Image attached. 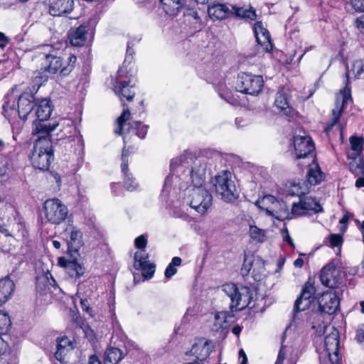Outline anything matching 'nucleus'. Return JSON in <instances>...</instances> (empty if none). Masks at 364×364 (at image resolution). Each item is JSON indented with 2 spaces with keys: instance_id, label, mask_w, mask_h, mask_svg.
<instances>
[{
  "instance_id": "nucleus-1",
  "label": "nucleus",
  "mask_w": 364,
  "mask_h": 364,
  "mask_svg": "<svg viewBox=\"0 0 364 364\" xmlns=\"http://www.w3.org/2000/svg\"><path fill=\"white\" fill-rule=\"evenodd\" d=\"M185 159V156H180L171 160L170 164L171 173L165 178L163 191H165L167 188L173 185L176 186L178 185L180 188L183 187L178 183L181 178L177 173L180 172L186 176L190 174L193 187H203L206 180L207 172L210 170L211 164L210 159L205 157L196 159L193 161L191 171L188 170L186 171L184 170Z\"/></svg>"
},
{
  "instance_id": "nucleus-2",
  "label": "nucleus",
  "mask_w": 364,
  "mask_h": 364,
  "mask_svg": "<svg viewBox=\"0 0 364 364\" xmlns=\"http://www.w3.org/2000/svg\"><path fill=\"white\" fill-rule=\"evenodd\" d=\"M16 89V87L12 88L11 93L7 95L6 100L3 105V113L9 119L18 116L21 119L26 121L31 114L36 102L34 95L37 90L34 87L32 88L27 87L18 97L16 107V101L17 97L14 95Z\"/></svg>"
},
{
  "instance_id": "nucleus-3",
  "label": "nucleus",
  "mask_w": 364,
  "mask_h": 364,
  "mask_svg": "<svg viewBox=\"0 0 364 364\" xmlns=\"http://www.w3.org/2000/svg\"><path fill=\"white\" fill-rule=\"evenodd\" d=\"M31 164L35 168L46 171L53 161L52 141L49 135H41L36 139L31 155Z\"/></svg>"
},
{
  "instance_id": "nucleus-4",
  "label": "nucleus",
  "mask_w": 364,
  "mask_h": 364,
  "mask_svg": "<svg viewBox=\"0 0 364 364\" xmlns=\"http://www.w3.org/2000/svg\"><path fill=\"white\" fill-rule=\"evenodd\" d=\"M36 120L33 122V134L49 135L58 126V123H50L47 120L52 112L51 102L48 99H42L35 103Z\"/></svg>"
},
{
  "instance_id": "nucleus-5",
  "label": "nucleus",
  "mask_w": 364,
  "mask_h": 364,
  "mask_svg": "<svg viewBox=\"0 0 364 364\" xmlns=\"http://www.w3.org/2000/svg\"><path fill=\"white\" fill-rule=\"evenodd\" d=\"M223 291L231 300L230 309L240 311L247 307L252 300V291L247 287H237L232 283L222 286Z\"/></svg>"
},
{
  "instance_id": "nucleus-6",
  "label": "nucleus",
  "mask_w": 364,
  "mask_h": 364,
  "mask_svg": "<svg viewBox=\"0 0 364 364\" xmlns=\"http://www.w3.org/2000/svg\"><path fill=\"white\" fill-rule=\"evenodd\" d=\"M319 277L322 284L330 289H338L345 285V274L338 260H333L324 266Z\"/></svg>"
},
{
  "instance_id": "nucleus-7",
  "label": "nucleus",
  "mask_w": 364,
  "mask_h": 364,
  "mask_svg": "<svg viewBox=\"0 0 364 364\" xmlns=\"http://www.w3.org/2000/svg\"><path fill=\"white\" fill-rule=\"evenodd\" d=\"M58 125L62 127L60 133L58 134L60 144H64L65 146H69L70 148H73L75 151L82 149L83 146L82 136L73 121L70 119H63Z\"/></svg>"
},
{
  "instance_id": "nucleus-8",
  "label": "nucleus",
  "mask_w": 364,
  "mask_h": 364,
  "mask_svg": "<svg viewBox=\"0 0 364 364\" xmlns=\"http://www.w3.org/2000/svg\"><path fill=\"white\" fill-rule=\"evenodd\" d=\"M76 60L74 55H70L66 59H63L49 53L45 55V70L50 73H58L61 76H67L73 70Z\"/></svg>"
},
{
  "instance_id": "nucleus-9",
  "label": "nucleus",
  "mask_w": 364,
  "mask_h": 364,
  "mask_svg": "<svg viewBox=\"0 0 364 364\" xmlns=\"http://www.w3.org/2000/svg\"><path fill=\"white\" fill-rule=\"evenodd\" d=\"M213 185L215 192L225 201L232 202L237 198L236 186L229 171H223L215 176Z\"/></svg>"
},
{
  "instance_id": "nucleus-10",
  "label": "nucleus",
  "mask_w": 364,
  "mask_h": 364,
  "mask_svg": "<svg viewBox=\"0 0 364 364\" xmlns=\"http://www.w3.org/2000/svg\"><path fill=\"white\" fill-rule=\"evenodd\" d=\"M346 87L343 90H341L340 92L336 95V100L335 107L332 110V117L330 122H328L324 127L326 132H329L333 127L338 122L348 102H352L351 91L348 87L349 82V71L346 73Z\"/></svg>"
},
{
  "instance_id": "nucleus-11",
  "label": "nucleus",
  "mask_w": 364,
  "mask_h": 364,
  "mask_svg": "<svg viewBox=\"0 0 364 364\" xmlns=\"http://www.w3.org/2000/svg\"><path fill=\"white\" fill-rule=\"evenodd\" d=\"M263 86L264 80L262 75L242 73L237 76L235 88L237 92L242 93L257 95Z\"/></svg>"
},
{
  "instance_id": "nucleus-12",
  "label": "nucleus",
  "mask_w": 364,
  "mask_h": 364,
  "mask_svg": "<svg viewBox=\"0 0 364 364\" xmlns=\"http://www.w3.org/2000/svg\"><path fill=\"white\" fill-rule=\"evenodd\" d=\"M43 208L46 220L55 225L63 223L68 214L67 206L58 198L46 200Z\"/></svg>"
},
{
  "instance_id": "nucleus-13",
  "label": "nucleus",
  "mask_w": 364,
  "mask_h": 364,
  "mask_svg": "<svg viewBox=\"0 0 364 364\" xmlns=\"http://www.w3.org/2000/svg\"><path fill=\"white\" fill-rule=\"evenodd\" d=\"M124 110L122 114L117 118V122L118 124V129L114 132L117 134H123L124 130H127V132L133 131L136 135L141 139H144L146 134L148 126L142 125L139 121H134L126 124V122L130 119L131 113L127 108L125 109V104L122 103Z\"/></svg>"
},
{
  "instance_id": "nucleus-14",
  "label": "nucleus",
  "mask_w": 364,
  "mask_h": 364,
  "mask_svg": "<svg viewBox=\"0 0 364 364\" xmlns=\"http://www.w3.org/2000/svg\"><path fill=\"white\" fill-rule=\"evenodd\" d=\"M191 200L188 203L198 213L204 214L212 205V196L204 187H193L189 190Z\"/></svg>"
},
{
  "instance_id": "nucleus-15",
  "label": "nucleus",
  "mask_w": 364,
  "mask_h": 364,
  "mask_svg": "<svg viewBox=\"0 0 364 364\" xmlns=\"http://www.w3.org/2000/svg\"><path fill=\"white\" fill-rule=\"evenodd\" d=\"M316 288L311 279L305 283L302 288L300 296L296 299L294 307V316L301 311H305L310 307L311 304L314 301Z\"/></svg>"
},
{
  "instance_id": "nucleus-16",
  "label": "nucleus",
  "mask_w": 364,
  "mask_h": 364,
  "mask_svg": "<svg viewBox=\"0 0 364 364\" xmlns=\"http://www.w3.org/2000/svg\"><path fill=\"white\" fill-rule=\"evenodd\" d=\"M323 211L321 204L311 196L300 198L298 203H294L291 214L293 216L299 217L309 213H318Z\"/></svg>"
},
{
  "instance_id": "nucleus-17",
  "label": "nucleus",
  "mask_w": 364,
  "mask_h": 364,
  "mask_svg": "<svg viewBox=\"0 0 364 364\" xmlns=\"http://www.w3.org/2000/svg\"><path fill=\"white\" fill-rule=\"evenodd\" d=\"M62 237L66 240L68 253L79 256L78 250L83 245L82 232L73 224L67 225L61 232Z\"/></svg>"
},
{
  "instance_id": "nucleus-18",
  "label": "nucleus",
  "mask_w": 364,
  "mask_h": 364,
  "mask_svg": "<svg viewBox=\"0 0 364 364\" xmlns=\"http://www.w3.org/2000/svg\"><path fill=\"white\" fill-rule=\"evenodd\" d=\"M265 262L260 257L254 258L252 260L245 259L241 268L242 277L251 274L256 282L261 281L265 277Z\"/></svg>"
},
{
  "instance_id": "nucleus-19",
  "label": "nucleus",
  "mask_w": 364,
  "mask_h": 364,
  "mask_svg": "<svg viewBox=\"0 0 364 364\" xmlns=\"http://www.w3.org/2000/svg\"><path fill=\"white\" fill-rule=\"evenodd\" d=\"M296 159L314 157V143L309 136H296L293 141Z\"/></svg>"
},
{
  "instance_id": "nucleus-20",
  "label": "nucleus",
  "mask_w": 364,
  "mask_h": 364,
  "mask_svg": "<svg viewBox=\"0 0 364 364\" xmlns=\"http://www.w3.org/2000/svg\"><path fill=\"white\" fill-rule=\"evenodd\" d=\"M126 71L123 68H120L117 72L115 84L114 85V91L115 94L122 101L124 97L128 101H132L135 95V92L132 90L133 85H131L130 80H122L124 74Z\"/></svg>"
},
{
  "instance_id": "nucleus-21",
  "label": "nucleus",
  "mask_w": 364,
  "mask_h": 364,
  "mask_svg": "<svg viewBox=\"0 0 364 364\" xmlns=\"http://www.w3.org/2000/svg\"><path fill=\"white\" fill-rule=\"evenodd\" d=\"M338 292L327 291L318 298V311L328 315L334 314L339 306Z\"/></svg>"
},
{
  "instance_id": "nucleus-22",
  "label": "nucleus",
  "mask_w": 364,
  "mask_h": 364,
  "mask_svg": "<svg viewBox=\"0 0 364 364\" xmlns=\"http://www.w3.org/2000/svg\"><path fill=\"white\" fill-rule=\"evenodd\" d=\"M148 254L145 250H140L134 255V267L141 270V274L146 279H151L155 272V264L149 263L147 260Z\"/></svg>"
},
{
  "instance_id": "nucleus-23",
  "label": "nucleus",
  "mask_w": 364,
  "mask_h": 364,
  "mask_svg": "<svg viewBox=\"0 0 364 364\" xmlns=\"http://www.w3.org/2000/svg\"><path fill=\"white\" fill-rule=\"evenodd\" d=\"M72 259H68L65 257H60L58 261L59 266L65 269L70 277L79 278L85 273V268L82 264H80L76 255L69 253Z\"/></svg>"
},
{
  "instance_id": "nucleus-24",
  "label": "nucleus",
  "mask_w": 364,
  "mask_h": 364,
  "mask_svg": "<svg viewBox=\"0 0 364 364\" xmlns=\"http://www.w3.org/2000/svg\"><path fill=\"white\" fill-rule=\"evenodd\" d=\"M254 33L257 43L266 52H269L273 48L269 31L264 27L262 21H257L254 25Z\"/></svg>"
},
{
  "instance_id": "nucleus-25",
  "label": "nucleus",
  "mask_w": 364,
  "mask_h": 364,
  "mask_svg": "<svg viewBox=\"0 0 364 364\" xmlns=\"http://www.w3.org/2000/svg\"><path fill=\"white\" fill-rule=\"evenodd\" d=\"M129 152L124 147L122 151V164L121 169L124 175V187L129 191H133L137 188V183L132 174L128 172V156Z\"/></svg>"
},
{
  "instance_id": "nucleus-26",
  "label": "nucleus",
  "mask_w": 364,
  "mask_h": 364,
  "mask_svg": "<svg viewBox=\"0 0 364 364\" xmlns=\"http://www.w3.org/2000/svg\"><path fill=\"white\" fill-rule=\"evenodd\" d=\"M73 7V0H52L49 4V13L53 16H60L70 14Z\"/></svg>"
},
{
  "instance_id": "nucleus-27",
  "label": "nucleus",
  "mask_w": 364,
  "mask_h": 364,
  "mask_svg": "<svg viewBox=\"0 0 364 364\" xmlns=\"http://www.w3.org/2000/svg\"><path fill=\"white\" fill-rule=\"evenodd\" d=\"M325 351L332 364H335L338 358L339 340L337 333H331L326 336L324 341Z\"/></svg>"
},
{
  "instance_id": "nucleus-28",
  "label": "nucleus",
  "mask_w": 364,
  "mask_h": 364,
  "mask_svg": "<svg viewBox=\"0 0 364 364\" xmlns=\"http://www.w3.org/2000/svg\"><path fill=\"white\" fill-rule=\"evenodd\" d=\"M208 14L213 21L224 20L232 14V11L226 4H213L208 6Z\"/></svg>"
},
{
  "instance_id": "nucleus-29",
  "label": "nucleus",
  "mask_w": 364,
  "mask_h": 364,
  "mask_svg": "<svg viewBox=\"0 0 364 364\" xmlns=\"http://www.w3.org/2000/svg\"><path fill=\"white\" fill-rule=\"evenodd\" d=\"M86 26L81 25L75 28H71L68 33V39L73 46H82L86 41Z\"/></svg>"
},
{
  "instance_id": "nucleus-30",
  "label": "nucleus",
  "mask_w": 364,
  "mask_h": 364,
  "mask_svg": "<svg viewBox=\"0 0 364 364\" xmlns=\"http://www.w3.org/2000/svg\"><path fill=\"white\" fill-rule=\"evenodd\" d=\"M306 178L308 183L310 185L316 186L324 180L325 176L318 165L316 163H314L309 166L306 174Z\"/></svg>"
},
{
  "instance_id": "nucleus-31",
  "label": "nucleus",
  "mask_w": 364,
  "mask_h": 364,
  "mask_svg": "<svg viewBox=\"0 0 364 364\" xmlns=\"http://www.w3.org/2000/svg\"><path fill=\"white\" fill-rule=\"evenodd\" d=\"M185 4V0H160V6L168 15L177 14Z\"/></svg>"
},
{
  "instance_id": "nucleus-32",
  "label": "nucleus",
  "mask_w": 364,
  "mask_h": 364,
  "mask_svg": "<svg viewBox=\"0 0 364 364\" xmlns=\"http://www.w3.org/2000/svg\"><path fill=\"white\" fill-rule=\"evenodd\" d=\"M274 105L279 109L284 112L286 115L289 114L291 112V108L289 104L288 95L284 89L280 90L277 93Z\"/></svg>"
},
{
  "instance_id": "nucleus-33",
  "label": "nucleus",
  "mask_w": 364,
  "mask_h": 364,
  "mask_svg": "<svg viewBox=\"0 0 364 364\" xmlns=\"http://www.w3.org/2000/svg\"><path fill=\"white\" fill-rule=\"evenodd\" d=\"M14 290V284L10 279L0 280V304L5 303Z\"/></svg>"
},
{
  "instance_id": "nucleus-34",
  "label": "nucleus",
  "mask_w": 364,
  "mask_h": 364,
  "mask_svg": "<svg viewBox=\"0 0 364 364\" xmlns=\"http://www.w3.org/2000/svg\"><path fill=\"white\" fill-rule=\"evenodd\" d=\"M274 204H277V198L272 196L267 195L264 197L259 198L256 202L255 205L259 208L261 210L265 211L266 213L269 215L270 210H274L273 209Z\"/></svg>"
},
{
  "instance_id": "nucleus-35",
  "label": "nucleus",
  "mask_w": 364,
  "mask_h": 364,
  "mask_svg": "<svg viewBox=\"0 0 364 364\" xmlns=\"http://www.w3.org/2000/svg\"><path fill=\"white\" fill-rule=\"evenodd\" d=\"M277 204H274V206L273 209L274 210H270L269 215L272 216L277 220H283L289 215L287 204L283 200L277 199Z\"/></svg>"
},
{
  "instance_id": "nucleus-36",
  "label": "nucleus",
  "mask_w": 364,
  "mask_h": 364,
  "mask_svg": "<svg viewBox=\"0 0 364 364\" xmlns=\"http://www.w3.org/2000/svg\"><path fill=\"white\" fill-rule=\"evenodd\" d=\"M233 317L232 312L220 311L215 314L214 328L215 331L226 328L228 327V319Z\"/></svg>"
},
{
  "instance_id": "nucleus-37",
  "label": "nucleus",
  "mask_w": 364,
  "mask_h": 364,
  "mask_svg": "<svg viewBox=\"0 0 364 364\" xmlns=\"http://www.w3.org/2000/svg\"><path fill=\"white\" fill-rule=\"evenodd\" d=\"M122 358V352L117 348H110L104 354L105 364H117Z\"/></svg>"
},
{
  "instance_id": "nucleus-38",
  "label": "nucleus",
  "mask_w": 364,
  "mask_h": 364,
  "mask_svg": "<svg viewBox=\"0 0 364 364\" xmlns=\"http://www.w3.org/2000/svg\"><path fill=\"white\" fill-rule=\"evenodd\" d=\"M231 11L232 14H235L237 17L247 18L252 21L255 20L257 17L255 11L252 7L247 9L245 7H237L233 6Z\"/></svg>"
},
{
  "instance_id": "nucleus-39",
  "label": "nucleus",
  "mask_w": 364,
  "mask_h": 364,
  "mask_svg": "<svg viewBox=\"0 0 364 364\" xmlns=\"http://www.w3.org/2000/svg\"><path fill=\"white\" fill-rule=\"evenodd\" d=\"M181 262L182 260L181 257H174L165 270V277L166 279H170L171 277H173L177 272L176 267L180 266Z\"/></svg>"
},
{
  "instance_id": "nucleus-40",
  "label": "nucleus",
  "mask_w": 364,
  "mask_h": 364,
  "mask_svg": "<svg viewBox=\"0 0 364 364\" xmlns=\"http://www.w3.org/2000/svg\"><path fill=\"white\" fill-rule=\"evenodd\" d=\"M249 232L250 237L257 242H263L265 240V231L258 228L257 226L251 225Z\"/></svg>"
},
{
  "instance_id": "nucleus-41",
  "label": "nucleus",
  "mask_w": 364,
  "mask_h": 364,
  "mask_svg": "<svg viewBox=\"0 0 364 364\" xmlns=\"http://www.w3.org/2000/svg\"><path fill=\"white\" fill-rule=\"evenodd\" d=\"M11 326L9 316L0 311V334H3L9 330Z\"/></svg>"
},
{
  "instance_id": "nucleus-42",
  "label": "nucleus",
  "mask_w": 364,
  "mask_h": 364,
  "mask_svg": "<svg viewBox=\"0 0 364 364\" xmlns=\"http://www.w3.org/2000/svg\"><path fill=\"white\" fill-rule=\"evenodd\" d=\"M351 149L353 151L360 152L363 145V139L361 137L351 136L350 138Z\"/></svg>"
},
{
  "instance_id": "nucleus-43",
  "label": "nucleus",
  "mask_w": 364,
  "mask_h": 364,
  "mask_svg": "<svg viewBox=\"0 0 364 364\" xmlns=\"http://www.w3.org/2000/svg\"><path fill=\"white\" fill-rule=\"evenodd\" d=\"M351 71L355 74V77H360L364 71V63L362 60H355L351 68Z\"/></svg>"
},
{
  "instance_id": "nucleus-44",
  "label": "nucleus",
  "mask_w": 364,
  "mask_h": 364,
  "mask_svg": "<svg viewBox=\"0 0 364 364\" xmlns=\"http://www.w3.org/2000/svg\"><path fill=\"white\" fill-rule=\"evenodd\" d=\"M349 166L353 172L363 173L364 171V163L362 159H360L358 162H351Z\"/></svg>"
},
{
  "instance_id": "nucleus-45",
  "label": "nucleus",
  "mask_w": 364,
  "mask_h": 364,
  "mask_svg": "<svg viewBox=\"0 0 364 364\" xmlns=\"http://www.w3.org/2000/svg\"><path fill=\"white\" fill-rule=\"evenodd\" d=\"M56 347L60 348H65L68 351L73 349L70 341L67 337L58 339Z\"/></svg>"
},
{
  "instance_id": "nucleus-46",
  "label": "nucleus",
  "mask_w": 364,
  "mask_h": 364,
  "mask_svg": "<svg viewBox=\"0 0 364 364\" xmlns=\"http://www.w3.org/2000/svg\"><path fill=\"white\" fill-rule=\"evenodd\" d=\"M68 353V350H67V349L56 347L55 357L58 360L60 361L61 363H65V356Z\"/></svg>"
},
{
  "instance_id": "nucleus-47",
  "label": "nucleus",
  "mask_w": 364,
  "mask_h": 364,
  "mask_svg": "<svg viewBox=\"0 0 364 364\" xmlns=\"http://www.w3.org/2000/svg\"><path fill=\"white\" fill-rule=\"evenodd\" d=\"M147 244V240L145 237L144 235H141L139 237H137L135 239L134 245L136 248L140 249L141 250H143L142 249H144Z\"/></svg>"
},
{
  "instance_id": "nucleus-48",
  "label": "nucleus",
  "mask_w": 364,
  "mask_h": 364,
  "mask_svg": "<svg viewBox=\"0 0 364 364\" xmlns=\"http://www.w3.org/2000/svg\"><path fill=\"white\" fill-rule=\"evenodd\" d=\"M330 242L332 247H338L342 242V237L338 235L331 234L330 235Z\"/></svg>"
},
{
  "instance_id": "nucleus-49",
  "label": "nucleus",
  "mask_w": 364,
  "mask_h": 364,
  "mask_svg": "<svg viewBox=\"0 0 364 364\" xmlns=\"http://www.w3.org/2000/svg\"><path fill=\"white\" fill-rule=\"evenodd\" d=\"M353 7L357 11H364V0H350Z\"/></svg>"
},
{
  "instance_id": "nucleus-50",
  "label": "nucleus",
  "mask_w": 364,
  "mask_h": 364,
  "mask_svg": "<svg viewBox=\"0 0 364 364\" xmlns=\"http://www.w3.org/2000/svg\"><path fill=\"white\" fill-rule=\"evenodd\" d=\"M356 27L364 33V14L355 19Z\"/></svg>"
},
{
  "instance_id": "nucleus-51",
  "label": "nucleus",
  "mask_w": 364,
  "mask_h": 364,
  "mask_svg": "<svg viewBox=\"0 0 364 364\" xmlns=\"http://www.w3.org/2000/svg\"><path fill=\"white\" fill-rule=\"evenodd\" d=\"M356 340L358 343L364 342V328H358L356 331Z\"/></svg>"
},
{
  "instance_id": "nucleus-52",
  "label": "nucleus",
  "mask_w": 364,
  "mask_h": 364,
  "mask_svg": "<svg viewBox=\"0 0 364 364\" xmlns=\"http://www.w3.org/2000/svg\"><path fill=\"white\" fill-rule=\"evenodd\" d=\"M227 96L225 97L223 96L222 94L220 95V96L225 99V100L226 102H228V103L232 105H237V99H235V97L230 96V95H229L228 93H227L226 95Z\"/></svg>"
},
{
  "instance_id": "nucleus-53",
  "label": "nucleus",
  "mask_w": 364,
  "mask_h": 364,
  "mask_svg": "<svg viewBox=\"0 0 364 364\" xmlns=\"http://www.w3.org/2000/svg\"><path fill=\"white\" fill-rule=\"evenodd\" d=\"M285 358V353L282 351V349H280L277 360L274 364H283L284 360Z\"/></svg>"
},
{
  "instance_id": "nucleus-54",
  "label": "nucleus",
  "mask_w": 364,
  "mask_h": 364,
  "mask_svg": "<svg viewBox=\"0 0 364 364\" xmlns=\"http://www.w3.org/2000/svg\"><path fill=\"white\" fill-rule=\"evenodd\" d=\"M80 303H81L82 309L84 311H85L87 312H89L90 310V308L89 306L88 301L86 299L81 298L80 299Z\"/></svg>"
},
{
  "instance_id": "nucleus-55",
  "label": "nucleus",
  "mask_w": 364,
  "mask_h": 364,
  "mask_svg": "<svg viewBox=\"0 0 364 364\" xmlns=\"http://www.w3.org/2000/svg\"><path fill=\"white\" fill-rule=\"evenodd\" d=\"M87 364H102L99 358L95 355H92L90 356Z\"/></svg>"
},
{
  "instance_id": "nucleus-56",
  "label": "nucleus",
  "mask_w": 364,
  "mask_h": 364,
  "mask_svg": "<svg viewBox=\"0 0 364 364\" xmlns=\"http://www.w3.org/2000/svg\"><path fill=\"white\" fill-rule=\"evenodd\" d=\"M0 232L6 237L11 236L9 230L6 228V226L4 224L0 225Z\"/></svg>"
},
{
  "instance_id": "nucleus-57",
  "label": "nucleus",
  "mask_w": 364,
  "mask_h": 364,
  "mask_svg": "<svg viewBox=\"0 0 364 364\" xmlns=\"http://www.w3.org/2000/svg\"><path fill=\"white\" fill-rule=\"evenodd\" d=\"M239 356H240V358H242V360L240 364H247V357L245 351L243 350V349H240L239 350Z\"/></svg>"
},
{
  "instance_id": "nucleus-58",
  "label": "nucleus",
  "mask_w": 364,
  "mask_h": 364,
  "mask_svg": "<svg viewBox=\"0 0 364 364\" xmlns=\"http://www.w3.org/2000/svg\"><path fill=\"white\" fill-rule=\"evenodd\" d=\"M355 185L357 188L364 187V177L358 178L356 180Z\"/></svg>"
},
{
  "instance_id": "nucleus-59",
  "label": "nucleus",
  "mask_w": 364,
  "mask_h": 364,
  "mask_svg": "<svg viewBox=\"0 0 364 364\" xmlns=\"http://www.w3.org/2000/svg\"><path fill=\"white\" fill-rule=\"evenodd\" d=\"M294 265L296 267L301 268L304 265V260L301 258H298L294 262Z\"/></svg>"
},
{
  "instance_id": "nucleus-60",
  "label": "nucleus",
  "mask_w": 364,
  "mask_h": 364,
  "mask_svg": "<svg viewBox=\"0 0 364 364\" xmlns=\"http://www.w3.org/2000/svg\"><path fill=\"white\" fill-rule=\"evenodd\" d=\"M242 331V328L239 326H235L232 328V332L236 335L238 336Z\"/></svg>"
},
{
  "instance_id": "nucleus-61",
  "label": "nucleus",
  "mask_w": 364,
  "mask_h": 364,
  "mask_svg": "<svg viewBox=\"0 0 364 364\" xmlns=\"http://www.w3.org/2000/svg\"><path fill=\"white\" fill-rule=\"evenodd\" d=\"M133 53H134V50H133V48L131 46V43L128 42V43H127V54L132 55Z\"/></svg>"
},
{
  "instance_id": "nucleus-62",
  "label": "nucleus",
  "mask_w": 364,
  "mask_h": 364,
  "mask_svg": "<svg viewBox=\"0 0 364 364\" xmlns=\"http://www.w3.org/2000/svg\"><path fill=\"white\" fill-rule=\"evenodd\" d=\"M287 232V236L285 237V240L291 246L293 247L294 246V243H293V240L291 238V237L288 234V232L287 230H286Z\"/></svg>"
},
{
  "instance_id": "nucleus-63",
  "label": "nucleus",
  "mask_w": 364,
  "mask_h": 364,
  "mask_svg": "<svg viewBox=\"0 0 364 364\" xmlns=\"http://www.w3.org/2000/svg\"><path fill=\"white\" fill-rule=\"evenodd\" d=\"M9 38L3 33L0 32V42H9Z\"/></svg>"
},
{
  "instance_id": "nucleus-64",
  "label": "nucleus",
  "mask_w": 364,
  "mask_h": 364,
  "mask_svg": "<svg viewBox=\"0 0 364 364\" xmlns=\"http://www.w3.org/2000/svg\"><path fill=\"white\" fill-rule=\"evenodd\" d=\"M14 5V3H8V2H5L4 1L2 3V6L4 9H10Z\"/></svg>"
}]
</instances>
